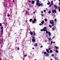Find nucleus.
I'll return each instance as SVG.
<instances>
[{
    "label": "nucleus",
    "mask_w": 60,
    "mask_h": 60,
    "mask_svg": "<svg viewBox=\"0 0 60 60\" xmlns=\"http://www.w3.org/2000/svg\"><path fill=\"white\" fill-rule=\"evenodd\" d=\"M41 13H43V11H41Z\"/></svg>",
    "instance_id": "47"
},
{
    "label": "nucleus",
    "mask_w": 60,
    "mask_h": 60,
    "mask_svg": "<svg viewBox=\"0 0 60 60\" xmlns=\"http://www.w3.org/2000/svg\"><path fill=\"white\" fill-rule=\"evenodd\" d=\"M41 30V31H43V30L42 29L41 30Z\"/></svg>",
    "instance_id": "44"
},
{
    "label": "nucleus",
    "mask_w": 60,
    "mask_h": 60,
    "mask_svg": "<svg viewBox=\"0 0 60 60\" xmlns=\"http://www.w3.org/2000/svg\"><path fill=\"white\" fill-rule=\"evenodd\" d=\"M51 5H50V7H51Z\"/></svg>",
    "instance_id": "54"
},
{
    "label": "nucleus",
    "mask_w": 60,
    "mask_h": 60,
    "mask_svg": "<svg viewBox=\"0 0 60 60\" xmlns=\"http://www.w3.org/2000/svg\"><path fill=\"white\" fill-rule=\"evenodd\" d=\"M52 26H54V23H52Z\"/></svg>",
    "instance_id": "34"
},
{
    "label": "nucleus",
    "mask_w": 60,
    "mask_h": 60,
    "mask_svg": "<svg viewBox=\"0 0 60 60\" xmlns=\"http://www.w3.org/2000/svg\"><path fill=\"white\" fill-rule=\"evenodd\" d=\"M44 12H45L46 11V10H45L44 11Z\"/></svg>",
    "instance_id": "48"
},
{
    "label": "nucleus",
    "mask_w": 60,
    "mask_h": 60,
    "mask_svg": "<svg viewBox=\"0 0 60 60\" xmlns=\"http://www.w3.org/2000/svg\"><path fill=\"white\" fill-rule=\"evenodd\" d=\"M49 39V41H50V40H51V38H48Z\"/></svg>",
    "instance_id": "14"
},
{
    "label": "nucleus",
    "mask_w": 60,
    "mask_h": 60,
    "mask_svg": "<svg viewBox=\"0 0 60 60\" xmlns=\"http://www.w3.org/2000/svg\"><path fill=\"white\" fill-rule=\"evenodd\" d=\"M27 56V55H24V56L26 57Z\"/></svg>",
    "instance_id": "39"
},
{
    "label": "nucleus",
    "mask_w": 60,
    "mask_h": 60,
    "mask_svg": "<svg viewBox=\"0 0 60 60\" xmlns=\"http://www.w3.org/2000/svg\"><path fill=\"white\" fill-rule=\"evenodd\" d=\"M55 30V28L54 27L52 28V30Z\"/></svg>",
    "instance_id": "26"
},
{
    "label": "nucleus",
    "mask_w": 60,
    "mask_h": 60,
    "mask_svg": "<svg viewBox=\"0 0 60 60\" xmlns=\"http://www.w3.org/2000/svg\"><path fill=\"white\" fill-rule=\"evenodd\" d=\"M2 26V24L0 23V26Z\"/></svg>",
    "instance_id": "45"
},
{
    "label": "nucleus",
    "mask_w": 60,
    "mask_h": 60,
    "mask_svg": "<svg viewBox=\"0 0 60 60\" xmlns=\"http://www.w3.org/2000/svg\"><path fill=\"white\" fill-rule=\"evenodd\" d=\"M44 23V21H42V22H41V23L42 24H43V23Z\"/></svg>",
    "instance_id": "12"
},
{
    "label": "nucleus",
    "mask_w": 60,
    "mask_h": 60,
    "mask_svg": "<svg viewBox=\"0 0 60 60\" xmlns=\"http://www.w3.org/2000/svg\"><path fill=\"white\" fill-rule=\"evenodd\" d=\"M3 4H4V2H3Z\"/></svg>",
    "instance_id": "63"
},
{
    "label": "nucleus",
    "mask_w": 60,
    "mask_h": 60,
    "mask_svg": "<svg viewBox=\"0 0 60 60\" xmlns=\"http://www.w3.org/2000/svg\"><path fill=\"white\" fill-rule=\"evenodd\" d=\"M59 5H60V0H59Z\"/></svg>",
    "instance_id": "35"
},
{
    "label": "nucleus",
    "mask_w": 60,
    "mask_h": 60,
    "mask_svg": "<svg viewBox=\"0 0 60 60\" xmlns=\"http://www.w3.org/2000/svg\"><path fill=\"white\" fill-rule=\"evenodd\" d=\"M49 50H50V49H50V48H49Z\"/></svg>",
    "instance_id": "46"
},
{
    "label": "nucleus",
    "mask_w": 60,
    "mask_h": 60,
    "mask_svg": "<svg viewBox=\"0 0 60 60\" xmlns=\"http://www.w3.org/2000/svg\"><path fill=\"white\" fill-rule=\"evenodd\" d=\"M56 20V19H55L54 21L55 22Z\"/></svg>",
    "instance_id": "36"
},
{
    "label": "nucleus",
    "mask_w": 60,
    "mask_h": 60,
    "mask_svg": "<svg viewBox=\"0 0 60 60\" xmlns=\"http://www.w3.org/2000/svg\"><path fill=\"white\" fill-rule=\"evenodd\" d=\"M39 25H40V26H42V24H41V23L39 24Z\"/></svg>",
    "instance_id": "38"
},
{
    "label": "nucleus",
    "mask_w": 60,
    "mask_h": 60,
    "mask_svg": "<svg viewBox=\"0 0 60 60\" xmlns=\"http://www.w3.org/2000/svg\"><path fill=\"white\" fill-rule=\"evenodd\" d=\"M29 3H31V1H30V0H29Z\"/></svg>",
    "instance_id": "43"
},
{
    "label": "nucleus",
    "mask_w": 60,
    "mask_h": 60,
    "mask_svg": "<svg viewBox=\"0 0 60 60\" xmlns=\"http://www.w3.org/2000/svg\"><path fill=\"white\" fill-rule=\"evenodd\" d=\"M56 53H57V52H58V50H56Z\"/></svg>",
    "instance_id": "30"
},
{
    "label": "nucleus",
    "mask_w": 60,
    "mask_h": 60,
    "mask_svg": "<svg viewBox=\"0 0 60 60\" xmlns=\"http://www.w3.org/2000/svg\"><path fill=\"white\" fill-rule=\"evenodd\" d=\"M33 13L35 14V12H34Z\"/></svg>",
    "instance_id": "57"
},
{
    "label": "nucleus",
    "mask_w": 60,
    "mask_h": 60,
    "mask_svg": "<svg viewBox=\"0 0 60 60\" xmlns=\"http://www.w3.org/2000/svg\"><path fill=\"white\" fill-rule=\"evenodd\" d=\"M33 49H34V47L33 48Z\"/></svg>",
    "instance_id": "56"
},
{
    "label": "nucleus",
    "mask_w": 60,
    "mask_h": 60,
    "mask_svg": "<svg viewBox=\"0 0 60 60\" xmlns=\"http://www.w3.org/2000/svg\"><path fill=\"white\" fill-rule=\"evenodd\" d=\"M46 29H47V27H44V28L43 29V31H46Z\"/></svg>",
    "instance_id": "4"
},
{
    "label": "nucleus",
    "mask_w": 60,
    "mask_h": 60,
    "mask_svg": "<svg viewBox=\"0 0 60 60\" xmlns=\"http://www.w3.org/2000/svg\"><path fill=\"white\" fill-rule=\"evenodd\" d=\"M13 2H15L14 0H13Z\"/></svg>",
    "instance_id": "59"
},
{
    "label": "nucleus",
    "mask_w": 60,
    "mask_h": 60,
    "mask_svg": "<svg viewBox=\"0 0 60 60\" xmlns=\"http://www.w3.org/2000/svg\"><path fill=\"white\" fill-rule=\"evenodd\" d=\"M53 43V41H51V45H52V44Z\"/></svg>",
    "instance_id": "21"
},
{
    "label": "nucleus",
    "mask_w": 60,
    "mask_h": 60,
    "mask_svg": "<svg viewBox=\"0 0 60 60\" xmlns=\"http://www.w3.org/2000/svg\"><path fill=\"white\" fill-rule=\"evenodd\" d=\"M44 54H47V52H44Z\"/></svg>",
    "instance_id": "32"
},
{
    "label": "nucleus",
    "mask_w": 60,
    "mask_h": 60,
    "mask_svg": "<svg viewBox=\"0 0 60 60\" xmlns=\"http://www.w3.org/2000/svg\"><path fill=\"white\" fill-rule=\"evenodd\" d=\"M53 52V51H52V50H51L50 51V52Z\"/></svg>",
    "instance_id": "27"
},
{
    "label": "nucleus",
    "mask_w": 60,
    "mask_h": 60,
    "mask_svg": "<svg viewBox=\"0 0 60 60\" xmlns=\"http://www.w3.org/2000/svg\"><path fill=\"white\" fill-rule=\"evenodd\" d=\"M51 56H54V55H53V54H52L51 55Z\"/></svg>",
    "instance_id": "37"
},
{
    "label": "nucleus",
    "mask_w": 60,
    "mask_h": 60,
    "mask_svg": "<svg viewBox=\"0 0 60 60\" xmlns=\"http://www.w3.org/2000/svg\"><path fill=\"white\" fill-rule=\"evenodd\" d=\"M46 51L48 53H49V50L48 49H46Z\"/></svg>",
    "instance_id": "7"
},
{
    "label": "nucleus",
    "mask_w": 60,
    "mask_h": 60,
    "mask_svg": "<svg viewBox=\"0 0 60 60\" xmlns=\"http://www.w3.org/2000/svg\"><path fill=\"white\" fill-rule=\"evenodd\" d=\"M36 19H34V21H32V22L33 23H35V22H34V21L35 22V21H36Z\"/></svg>",
    "instance_id": "5"
},
{
    "label": "nucleus",
    "mask_w": 60,
    "mask_h": 60,
    "mask_svg": "<svg viewBox=\"0 0 60 60\" xmlns=\"http://www.w3.org/2000/svg\"><path fill=\"white\" fill-rule=\"evenodd\" d=\"M46 37H48V36H47V35H46Z\"/></svg>",
    "instance_id": "58"
},
{
    "label": "nucleus",
    "mask_w": 60,
    "mask_h": 60,
    "mask_svg": "<svg viewBox=\"0 0 60 60\" xmlns=\"http://www.w3.org/2000/svg\"><path fill=\"white\" fill-rule=\"evenodd\" d=\"M40 48H42V46H40Z\"/></svg>",
    "instance_id": "41"
},
{
    "label": "nucleus",
    "mask_w": 60,
    "mask_h": 60,
    "mask_svg": "<svg viewBox=\"0 0 60 60\" xmlns=\"http://www.w3.org/2000/svg\"><path fill=\"white\" fill-rule=\"evenodd\" d=\"M7 16H8V17H9L10 16V15H7Z\"/></svg>",
    "instance_id": "40"
},
{
    "label": "nucleus",
    "mask_w": 60,
    "mask_h": 60,
    "mask_svg": "<svg viewBox=\"0 0 60 60\" xmlns=\"http://www.w3.org/2000/svg\"><path fill=\"white\" fill-rule=\"evenodd\" d=\"M49 26L51 28V27H52L51 26V25H49Z\"/></svg>",
    "instance_id": "25"
},
{
    "label": "nucleus",
    "mask_w": 60,
    "mask_h": 60,
    "mask_svg": "<svg viewBox=\"0 0 60 60\" xmlns=\"http://www.w3.org/2000/svg\"><path fill=\"white\" fill-rule=\"evenodd\" d=\"M50 4V3L49 2L47 3V4L48 5H49V4Z\"/></svg>",
    "instance_id": "24"
},
{
    "label": "nucleus",
    "mask_w": 60,
    "mask_h": 60,
    "mask_svg": "<svg viewBox=\"0 0 60 60\" xmlns=\"http://www.w3.org/2000/svg\"><path fill=\"white\" fill-rule=\"evenodd\" d=\"M45 22H47V19H45Z\"/></svg>",
    "instance_id": "17"
},
{
    "label": "nucleus",
    "mask_w": 60,
    "mask_h": 60,
    "mask_svg": "<svg viewBox=\"0 0 60 60\" xmlns=\"http://www.w3.org/2000/svg\"><path fill=\"white\" fill-rule=\"evenodd\" d=\"M46 10H47V8H46Z\"/></svg>",
    "instance_id": "61"
},
{
    "label": "nucleus",
    "mask_w": 60,
    "mask_h": 60,
    "mask_svg": "<svg viewBox=\"0 0 60 60\" xmlns=\"http://www.w3.org/2000/svg\"><path fill=\"white\" fill-rule=\"evenodd\" d=\"M51 12V11H49L48 12V13H49V14H50Z\"/></svg>",
    "instance_id": "23"
},
{
    "label": "nucleus",
    "mask_w": 60,
    "mask_h": 60,
    "mask_svg": "<svg viewBox=\"0 0 60 60\" xmlns=\"http://www.w3.org/2000/svg\"><path fill=\"white\" fill-rule=\"evenodd\" d=\"M1 41H1V40L0 39V44H1Z\"/></svg>",
    "instance_id": "33"
},
{
    "label": "nucleus",
    "mask_w": 60,
    "mask_h": 60,
    "mask_svg": "<svg viewBox=\"0 0 60 60\" xmlns=\"http://www.w3.org/2000/svg\"><path fill=\"white\" fill-rule=\"evenodd\" d=\"M55 48L56 49H58V47H57L56 46H55Z\"/></svg>",
    "instance_id": "11"
},
{
    "label": "nucleus",
    "mask_w": 60,
    "mask_h": 60,
    "mask_svg": "<svg viewBox=\"0 0 60 60\" xmlns=\"http://www.w3.org/2000/svg\"><path fill=\"white\" fill-rule=\"evenodd\" d=\"M46 31V34H48V30H46V31Z\"/></svg>",
    "instance_id": "18"
},
{
    "label": "nucleus",
    "mask_w": 60,
    "mask_h": 60,
    "mask_svg": "<svg viewBox=\"0 0 60 60\" xmlns=\"http://www.w3.org/2000/svg\"><path fill=\"white\" fill-rule=\"evenodd\" d=\"M30 34L31 35H33V33L32 32H31L30 33Z\"/></svg>",
    "instance_id": "19"
},
{
    "label": "nucleus",
    "mask_w": 60,
    "mask_h": 60,
    "mask_svg": "<svg viewBox=\"0 0 60 60\" xmlns=\"http://www.w3.org/2000/svg\"><path fill=\"white\" fill-rule=\"evenodd\" d=\"M37 3H39V0H37Z\"/></svg>",
    "instance_id": "31"
},
{
    "label": "nucleus",
    "mask_w": 60,
    "mask_h": 60,
    "mask_svg": "<svg viewBox=\"0 0 60 60\" xmlns=\"http://www.w3.org/2000/svg\"><path fill=\"white\" fill-rule=\"evenodd\" d=\"M55 43V42H53V43Z\"/></svg>",
    "instance_id": "55"
},
{
    "label": "nucleus",
    "mask_w": 60,
    "mask_h": 60,
    "mask_svg": "<svg viewBox=\"0 0 60 60\" xmlns=\"http://www.w3.org/2000/svg\"><path fill=\"white\" fill-rule=\"evenodd\" d=\"M41 16H42V17H43V14Z\"/></svg>",
    "instance_id": "51"
},
{
    "label": "nucleus",
    "mask_w": 60,
    "mask_h": 60,
    "mask_svg": "<svg viewBox=\"0 0 60 60\" xmlns=\"http://www.w3.org/2000/svg\"><path fill=\"white\" fill-rule=\"evenodd\" d=\"M51 60H52V59H51Z\"/></svg>",
    "instance_id": "60"
},
{
    "label": "nucleus",
    "mask_w": 60,
    "mask_h": 60,
    "mask_svg": "<svg viewBox=\"0 0 60 60\" xmlns=\"http://www.w3.org/2000/svg\"><path fill=\"white\" fill-rule=\"evenodd\" d=\"M54 6L55 8L56 9V8H57V7H56V5H54Z\"/></svg>",
    "instance_id": "8"
},
{
    "label": "nucleus",
    "mask_w": 60,
    "mask_h": 60,
    "mask_svg": "<svg viewBox=\"0 0 60 60\" xmlns=\"http://www.w3.org/2000/svg\"><path fill=\"white\" fill-rule=\"evenodd\" d=\"M3 33V30H2L1 32V34H2V33Z\"/></svg>",
    "instance_id": "22"
},
{
    "label": "nucleus",
    "mask_w": 60,
    "mask_h": 60,
    "mask_svg": "<svg viewBox=\"0 0 60 60\" xmlns=\"http://www.w3.org/2000/svg\"><path fill=\"white\" fill-rule=\"evenodd\" d=\"M52 38H55V36H53V37Z\"/></svg>",
    "instance_id": "52"
},
{
    "label": "nucleus",
    "mask_w": 60,
    "mask_h": 60,
    "mask_svg": "<svg viewBox=\"0 0 60 60\" xmlns=\"http://www.w3.org/2000/svg\"><path fill=\"white\" fill-rule=\"evenodd\" d=\"M35 46H37V43H36V44H35Z\"/></svg>",
    "instance_id": "16"
},
{
    "label": "nucleus",
    "mask_w": 60,
    "mask_h": 60,
    "mask_svg": "<svg viewBox=\"0 0 60 60\" xmlns=\"http://www.w3.org/2000/svg\"><path fill=\"white\" fill-rule=\"evenodd\" d=\"M52 11L53 13H54V12L55 13H56V10H54H54H52Z\"/></svg>",
    "instance_id": "3"
},
{
    "label": "nucleus",
    "mask_w": 60,
    "mask_h": 60,
    "mask_svg": "<svg viewBox=\"0 0 60 60\" xmlns=\"http://www.w3.org/2000/svg\"><path fill=\"white\" fill-rule=\"evenodd\" d=\"M33 34H34V35H35V32H34Z\"/></svg>",
    "instance_id": "28"
},
{
    "label": "nucleus",
    "mask_w": 60,
    "mask_h": 60,
    "mask_svg": "<svg viewBox=\"0 0 60 60\" xmlns=\"http://www.w3.org/2000/svg\"><path fill=\"white\" fill-rule=\"evenodd\" d=\"M3 27H2L1 28V29H3Z\"/></svg>",
    "instance_id": "42"
},
{
    "label": "nucleus",
    "mask_w": 60,
    "mask_h": 60,
    "mask_svg": "<svg viewBox=\"0 0 60 60\" xmlns=\"http://www.w3.org/2000/svg\"><path fill=\"white\" fill-rule=\"evenodd\" d=\"M52 20H50L49 21L50 23V24H52L53 23V22H51V21H52Z\"/></svg>",
    "instance_id": "6"
},
{
    "label": "nucleus",
    "mask_w": 60,
    "mask_h": 60,
    "mask_svg": "<svg viewBox=\"0 0 60 60\" xmlns=\"http://www.w3.org/2000/svg\"><path fill=\"white\" fill-rule=\"evenodd\" d=\"M31 3L32 4H34V1H31Z\"/></svg>",
    "instance_id": "9"
},
{
    "label": "nucleus",
    "mask_w": 60,
    "mask_h": 60,
    "mask_svg": "<svg viewBox=\"0 0 60 60\" xmlns=\"http://www.w3.org/2000/svg\"><path fill=\"white\" fill-rule=\"evenodd\" d=\"M48 33L49 34V36H50V35H51V34H50V32H48Z\"/></svg>",
    "instance_id": "10"
},
{
    "label": "nucleus",
    "mask_w": 60,
    "mask_h": 60,
    "mask_svg": "<svg viewBox=\"0 0 60 60\" xmlns=\"http://www.w3.org/2000/svg\"><path fill=\"white\" fill-rule=\"evenodd\" d=\"M59 8H60V7H59Z\"/></svg>",
    "instance_id": "62"
},
{
    "label": "nucleus",
    "mask_w": 60,
    "mask_h": 60,
    "mask_svg": "<svg viewBox=\"0 0 60 60\" xmlns=\"http://www.w3.org/2000/svg\"><path fill=\"white\" fill-rule=\"evenodd\" d=\"M38 6H43V4L42 3L40 4L39 3H37L36 5H38Z\"/></svg>",
    "instance_id": "1"
},
{
    "label": "nucleus",
    "mask_w": 60,
    "mask_h": 60,
    "mask_svg": "<svg viewBox=\"0 0 60 60\" xmlns=\"http://www.w3.org/2000/svg\"><path fill=\"white\" fill-rule=\"evenodd\" d=\"M18 50H19V48H18Z\"/></svg>",
    "instance_id": "53"
},
{
    "label": "nucleus",
    "mask_w": 60,
    "mask_h": 60,
    "mask_svg": "<svg viewBox=\"0 0 60 60\" xmlns=\"http://www.w3.org/2000/svg\"><path fill=\"white\" fill-rule=\"evenodd\" d=\"M55 59H57V57H55Z\"/></svg>",
    "instance_id": "50"
},
{
    "label": "nucleus",
    "mask_w": 60,
    "mask_h": 60,
    "mask_svg": "<svg viewBox=\"0 0 60 60\" xmlns=\"http://www.w3.org/2000/svg\"><path fill=\"white\" fill-rule=\"evenodd\" d=\"M32 19H30V22H32Z\"/></svg>",
    "instance_id": "13"
},
{
    "label": "nucleus",
    "mask_w": 60,
    "mask_h": 60,
    "mask_svg": "<svg viewBox=\"0 0 60 60\" xmlns=\"http://www.w3.org/2000/svg\"><path fill=\"white\" fill-rule=\"evenodd\" d=\"M59 11H60V9H59Z\"/></svg>",
    "instance_id": "49"
},
{
    "label": "nucleus",
    "mask_w": 60,
    "mask_h": 60,
    "mask_svg": "<svg viewBox=\"0 0 60 60\" xmlns=\"http://www.w3.org/2000/svg\"><path fill=\"white\" fill-rule=\"evenodd\" d=\"M49 56V54H47L46 55V56Z\"/></svg>",
    "instance_id": "20"
},
{
    "label": "nucleus",
    "mask_w": 60,
    "mask_h": 60,
    "mask_svg": "<svg viewBox=\"0 0 60 60\" xmlns=\"http://www.w3.org/2000/svg\"><path fill=\"white\" fill-rule=\"evenodd\" d=\"M51 4L53 5V1H51Z\"/></svg>",
    "instance_id": "15"
},
{
    "label": "nucleus",
    "mask_w": 60,
    "mask_h": 60,
    "mask_svg": "<svg viewBox=\"0 0 60 60\" xmlns=\"http://www.w3.org/2000/svg\"><path fill=\"white\" fill-rule=\"evenodd\" d=\"M31 55H32V53H31Z\"/></svg>",
    "instance_id": "64"
},
{
    "label": "nucleus",
    "mask_w": 60,
    "mask_h": 60,
    "mask_svg": "<svg viewBox=\"0 0 60 60\" xmlns=\"http://www.w3.org/2000/svg\"><path fill=\"white\" fill-rule=\"evenodd\" d=\"M33 39H32V41L33 42H35V39L34 38V37H33Z\"/></svg>",
    "instance_id": "2"
},
{
    "label": "nucleus",
    "mask_w": 60,
    "mask_h": 60,
    "mask_svg": "<svg viewBox=\"0 0 60 60\" xmlns=\"http://www.w3.org/2000/svg\"><path fill=\"white\" fill-rule=\"evenodd\" d=\"M26 14H27L28 13H27V11H26Z\"/></svg>",
    "instance_id": "29"
}]
</instances>
